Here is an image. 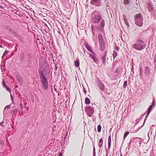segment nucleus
Listing matches in <instances>:
<instances>
[{
    "label": "nucleus",
    "mask_w": 156,
    "mask_h": 156,
    "mask_svg": "<svg viewBox=\"0 0 156 156\" xmlns=\"http://www.w3.org/2000/svg\"><path fill=\"white\" fill-rule=\"evenodd\" d=\"M91 20L92 23L94 24H98L100 23L99 25H92L91 26L92 32L94 35L95 30L101 32L104 31L105 22L104 19L103 18L102 15L100 12L96 11L93 12L92 13Z\"/></svg>",
    "instance_id": "f257e3e1"
},
{
    "label": "nucleus",
    "mask_w": 156,
    "mask_h": 156,
    "mask_svg": "<svg viewBox=\"0 0 156 156\" xmlns=\"http://www.w3.org/2000/svg\"><path fill=\"white\" fill-rule=\"evenodd\" d=\"M147 45V43L140 39H137L135 43L132 45V47L138 51H142L144 49Z\"/></svg>",
    "instance_id": "f03ea898"
},
{
    "label": "nucleus",
    "mask_w": 156,
    "mask_h": 156,
    "mask_svg": "<svg viewBox=\"0 0 156 156\" xmlns=\"http://www.w3.org/2000/svg\"><path fill=\"white\" fill-rule=\"evenodd\" d=\"M135 24L139 27H141L143 25V18L140 13L136 14L134 16Z\"/></svg>",
    "instance_id": "7ed1b4c3"
},
{
    "label": "nucleus",
    "mask_w": 156,
    "mask_h": 156,
    "mask_svg": "<svg viewBox=\"0 0 156 156\" xmlns=\"http://www.w3.org/2000/svg\"><path fill=\"white\" fill-rule=\"evenodd\" d=\"M42 86L45 90H47L48 88V79L46 77L40 79Z\"/></svg>",
    "instance_id": "20e7f679"
},
{
    "label": "nucleus",
    "mask_w": 156,
    "mask_h": 156,
    "mask_svg": "<svg viewBox=\"0 0 156 156\" xmlns=\"http://www.w3.org/2000/svg\"><path fill=\"white\" fill-rule=\"evenodd\" d=\"M85 110L87 115L89 117H91L94 112V108L90 106H86Z\"/></svg>",
    "instance_id": "39448f33"
},
{
    "label": "nucleus",
    "mask_w": 156,
    "mask_h": 156,
    "mask_svg": "<svg viewBox=\"0 0 156 156\" xmlns=\"http://www.w3.org/2000/svg\"><path fill=\"white\" fill-rule=\"evenodd\" d=\"M147 7L148 9L152 14H156V10L155 9L154 5L150 1L147 3Z\"/></svg>",
    "instance_id": "423d86ee"
},
{
    "label": "nucleus",
    "mask_w": 156,
    "mask_h": 156,
    "mask_svg": "<svg viewBox=\"0 0 156 156\" xmlns=\"http://www.w3.org/2000/svg\"><path fill=\"white\" fill-rule=\"evenodd\" d=\"M96 83L99 89L102 91H104L105 90V85L99 78H96Z\"/></svg>",
    "instance_id": "0eeeda50"
},
{
    "label": "nucleus",
    "mask_w": 156,
    "mask_h": 156,
    "mask_svg": "<svg viewBox=\"0 0 156 156\" xmlns=\"http://www.w3.org/2000/svg\"><path fill=\"white\" fill-rule=\"evenodd\" d=\"M89 55L93 59L94 63L97 64H98L99 62V60L97 57L96 55L94 52V54H92L91 53H90L89 54Z\"/></svg>",
    "instance_id": "6e6552de"
},
{
    "label": "nucleus",
    "mask_w": 156,
    "mask_h": 156,
    "mask_svg": "<svg viewBox=\"0 0 156 156\" xmlns=\"http://www.w3.org/2000/svg\"><path fill=\"white\" fill-rule=\"evenodd\" d=\"M90 4L96 6H99L101 5V0H91Z\"/></svg>",
    "instance_id": "1a4fd4ad"
},
{
    "label": "nucleus",
    "mask_w": 156,
    "mask_h": 156,
    "mask_svg": "<svg viewBox=\"0 0 156 156\" xmlns=\"http://www.w3.org/2000/svg\"><path fill=\"white\" fill-rule=\"evenodd\" d=\"M156 102L154 98H153V101L151 105L149 106L148 108V111L151 112V110L153 108H154L155 106Z\"/></svg>",
    "instance_id": "9d476101"
},
{
    "label": "nucleus",
    "mask_w": 156,
    "mask_h": 156,
    "mask_svg": "<svg viewBox=\"0 0 156 156\" xmlns=\"http://www.w3.org/2000/svg\"><path fill=\"white\" fill-rule=\"evenodd\" d=\"M100 49L102 51H104L105 49V42L99 43Z\"/></svg>",
    "instance_id": "9b49d317"
},
{
    "label": "nucleus",
    "mask_w": 156,
    "mask_h": 156,
    "mask_svg": "<svg viewBox=\"0 0 156 156\" xmlns=\"http://www.w3.org/2000/svg\"><path fill=\"white\" fill-rule=\"evenodd\" d=\"M105 55L101 58V59L102 61V63L104 65H105L106 63V55L107 54V51H105Z\"/></svg>",
    "instance_id": "f8f14e48"
},
{
    "label": "nucleus",
    "mask_w": 156,
    "mask_h": 156,
    "mask_svg": "<svg viewBox=\"0 0 156 156\" xmlns=\"http://www.w3.org/2000/svg\"><path fill=\"white\" fill-rule=\"evenodd\" d=\"M84 46L89 51L91 52L92 54H94V52L93 51L90 46L88 44L86 43H85L84 44Z\"/></svg>",
    "instance_id": "ddd939ff"
},
{
    "label": "nucleus",
    "mask_w": 156,
    "mask_h": 156,
    "mask_svg": "<svg viewBox=\"0 0 156 156\" xmlns=\"http://www.w3.org/2000/svg\"><path fill=\"white\" fill-rule=\"evenodd\" d=\"M98 40L99 41V43L105 42L103 36L101 34H99L98 35Z\"/></svg>",
    "instance_id": "4468645a"
},
{
    "label": "nucleus",
    "mask_w": 156,
    "mask_h": 156,
    "mask_svg": "<svg viewBox=\"0 0 156 156\" xmlns=\"http://www.w3.org/2000/svg\"><path fill=\"white\" fill-rule=\"evenodd\" d=\"M16 79L20 85H22L23 84V80L20 75L16 76Z\"/></svg>",
    "instance_id": "2eb2a0df"
},
{
    "label": "nucleus",
    "mask_w": 156,
    "mask_h": 156,
    "mask_svg": "<svg viewBox=\"0 0 156 156\" xmlns=\"http://www.w3.org/2000/svg\"><path fill=\"white\" fill-rule=\"evenodd\" d=\"M38 71L40 76V78H41L45 77V76L43 73V72L41 69H39Z\"/></svg>",
    "instance_id": "dca6fc26"
},
{
    "label": "nucleus",
    "mask_w": 156,
    "mask_h": 156,
    "mask_svg": "<svg viewBox=\"0 0 156 156\" xmlns=\"http://www.w3.org/2000/svg\"><path fill=\"white\" fill-rule=\"evenodd\" d=\"M145 74L146 76H149L150 75V69L148 66H146L145 67Z\"/></svg>",
    "instance_id": "f3484780"
},
{
    "label": "nucleus",
    "mask_w": 156,
    "mask_h": 156,
    "mask_svg": "<svg viewBox=\"0 0 156 156\" xmlns=\"http://www.w3.org/2000/svg\"><path fill=\"white\" fill-rule=\"evenodd\" d=\"M103 144V140L102 138H101L99 140V143L98 144V146L99 147V152H100V150H101V151H102L101 147L102 146V145Z\"/></svg>",
    "instance_id": "a211bd4d"
},
{
    "label": "nucleus",
    "mask_w": 156,
    "mask_h": 156,
    "mask_svg": "<svg viewBox=\"0 0 156 156\" xmlns=\"http://www.w3.org/2000/svg\"><path fill=\"white\" fill-rule=\"evenodd\" d=\"M6 29H7V30H9V31H10L12 33H13L16 36V35L17 36H19V35L16 32H15L12 29L10 28V27H6Z\"/></svg>",
    "instance_id": "6ab92c4d"
},
{
    "label": "nucleus",
    "mask_w": 156,
    "mask_h": 156,
    "mask_svg": "<svg viewBox=\"0 0 156 156\" xmlns=\"http://www.w3.org/2000/svg\"><path fill=\"white\" fill-rule=\"evenodd\" d=\"M111 134H110V135L108 137V150H109V149L110 148L111 146Z\"/></svg>",
    "instance_id": "aec40b11"
},
{
    "label": "nucleus",
    "mask_w": 156,
    "mask_h": 156,
    "mask_svg": "<svg viewBox=\"0 0 156 156\" xmlns=\"http://www.w3.org/2000/svg\"><path fill=\"white\" fill-rule=\"evenodd\" d=\"M75 65L76 67H78L80 65L79 60L78 59H76V60L75 61Z\"/></svg>",
    "instance_id": "412c9836"
},
{
    "label": "nucleus",
    "mask_w": 156,
    "mask_h": 156,
    "mask_svg": "<svg viewBox=\"0 0 156 156\" xmlns=\"http://www.w3.org/2000/svg\"><path fill=\"white\" fill-rule=\"evenodd\" d=\"M24 54L23 53H22L20 56V60L22 62L23 61L24 59Z\"/></svg>",
    "instance_id": "4be33fe9"
},
{
    "label": "nucleus",
    "mask_w": 156,
    "mask_h": 156,
    "mask_svg": "<svg viewBox=\"0 0 156 156\" xmlns=\"http://www.w3.org/2000/svg\"><path fill=\"white\" fill-rule=\"evenodd\" d=\"M90 100L88 98H85V103L86 105H88L90 104Z\"/></svg>",
    "instance_id": "5701e85b"
},
{
    "label": "nucleus",
    "mask_w": 156,
    "mask_h": 156,
    "mask_svg": "<svg viewBox=\"0 0 156 156\" xmlns=\"http://www.w3.org/2000/svg\"><path fill=\"white\" fill-rule=\"evenodd\" d=\"M123 19L124 20V22H125V24L128 27H129V23L128 22L126 17L125 16H123Z\"/></svg>",
    "instance_id": "b1692460"
},
{
    "label": "nucleus",
    "mask_w": 156,
    "mask_h": 156,
    "mask_svg": "<svg viewBox=\"0 0 156 156\" xmlns=\"http://www.w3.org/2000/svg\"><path fill=\"white\" fill-rule=\"evenodd\" d=\"M10 108V106L9 105H7L4 108L3 111V114H5V112L6 111V110H8Z\"/></svg>",
    "instance_id": "393cba45"
},
{
    "label": "nucleus",
    "mask_w": 156,
    "mask_h": 156,
    "mask_svg": "<svg viewBox=\"0 0 156 156\" xmlns=\"http://www.w3.org/2000/svg\"><path fill=\"white\" fill-rule=\"evenodd\" d=\"M117 62H118L116 60L113 61L112 64V68H114L115 67V66L117 65Z\"/></svg>",
    "instance_id": "a878e982"
},
{
    "label": "nucleus",
    "mask_w": 156,
    "mask_h": 156,
    "mask_svg": "<svg viewBox=\"0 0 156 156\" xmlns=\"http://www.w3.org/2000/svg\"><path fill=\"white\" fill-rule=\"evenodd\" d=\"M145 121H146V119H144L143 125L142 126H140L139 127V129H137L136 130H135V132H137L139 130V129H140L142 127L144 126V125L145 123Z\"/></svg>",
    "instance_id": "bb28decb"
},
{
    "label": "nucleus",
    "mask_w": 156,
    "mask_h": 156,
    "mask_svg": "<svg viewBox=\"0 0 156 156\" xmlns=\"http://www.w3.org/2000/svg\"><path fill=\"white\" fill-rule=\"evenodd\" d=\"M117 54H118L117 52L116 51H114L113 53V56L114 59L117 56Z\"/></svg>",
    "instance_id": "cd10ccee"
},
{
    "label": "nucleus",
    "mask_w": 156,
    "mask_h": 156,
    "mask_svg": "<svg viewBox=\"0 0 156 156\" xmlns=\"http://www.w3.org/2000/svg\"><path fill=\"white\" fill-rule=\"evenodd\" d=\"M129 132L128 131H127L125 133L123 136V139H125V138L126 137V136L129 134Z\"/></svg>",
    "instance_id": "c85d7f7f"
},
{
    "label": "nucleus",
    "mask_w": 156,
    "mask_h": 156,
    "mask_svg": "<svg viewBox=\"0 0 156 156\" xmlns=\"http://www.w3.org/2000/svg\"><path fill=\"white\" fill-rule=\"evenodd\" d=\"M140 139V138H139V137H135V138L133 137V138H132L130 139V140L129 144H130L131 143H132V142H133L134 140L135 139Z\"/></svg>",
    "instance_id": "c756f323"
},
{
    "label": "nucleus",
    "mask_w": 156,
    "mask_h": 156,
    "mask_svg": "<svg viewBox=\"0 0 156 156\" xmlns=\"http://www.w3.org/2000/svg\"><path fill=\"white\" fill-rule=\"evenodd\" d=\"M101 127L100 125H99L97 127L98 131V132H100L101 130Z\"/></svg>",
    "instance_id": "7c9ffc66"
},
{
    "label": "nucleus",
    "mask_w": 156,
    "mask_h": 156,
    "mask_svg": "<svg viewBox=\"0 0 156 156\" xmlns=\"http://www.w3.org/2000/svg\"><path fill=\"white\" fill-rule=\"evenodd\" d=\"M127 83V81H125L124 82L123 87L124 88H125L126 87Z\"/></svg>",
    "instance_id": "2f4dec72"
},
{
    "label": "nucleus",
    "mask_w": 156,
    "mask_h": 156,
    "mask_svg": "<svg viewBox=\"0 0 156 156\" xmlns=\"http://www.w3.org/2000/svg\"><path fill=\"white\" fill-rule=\"evenodd\" d=\"M120 70V68L117 67L115 70V72L116 73H118L119 72Z\"/></svg>",
    "instance_id": "473e14b6"
},
{
    "label": "nucleus",
    "mask_w": 156,
    "mask_h": 156,
    "mask_svg": "<svg viewBox=\"0 0 156 156\" xmlns=\"http://www.w3.org/2000/svg\"><path fill=\"white\" fill-rule=\"evenodd\" d=\"M129 1L128 0H124V3L125 5H128L129 4Z\"/></svg>",
    "instance_id": "72a5a7b5"
},
{
    "label": "nucleus",
    "mask_w": 156,
    "mask_h": 156,
    "mask_svg": "<svg viewBox=\"0 0 156 156\" xmlns=\"http://www.w3.org/2000/svg\"><path fill=\"white\" fill-rule=\"evenodd\" d=\"M141 118H140V119H136L135 121V125H136L138 123L140 122V119Z\"/></svg>",
    "instance_id": "f704fd0d"
},
{
    "label": "nucleus",
    "mask_w": 156,
    "mask_h": 156,
    "mask_svg": "<svg viewBox=\"0 0 156 156\" xmlns=\"http://www.w3.org/2000/svg\"><path fill=\"white\" fill-rule=\"evenodd\" d=\"M5 87L6 88V90L8 91H9V92H10L11 93V89H10V88L8 86H6V87Z\"/></svg>",
    "instance_id": "c9c22d12"
},
{
    "label": "nucleus",
    "mask_w": 156,
    "mask_h": 156,
    "mask_svg": "<svg viewBox=\"0 0 156 156\" xmlns=\"http://www.w3.org/2000/svg\"><path fill=\"white\" fill-rule=\"evenodd\" d=\"M93 156H95V147L94 146L93 147Z\"/></svg>",
    "instance_id": "e433bc0d"
},
{
    "label": "nucleus",
    "mask_w": 156,
    "mask_h": 156,
    "mask_svg": "<svg viewBox=\"0 0 156 156\" xmlns=\"http://www.w3.org/2000/svg\"><path fill=\"white\" fill-rule=\"evenodd\" d=\"M2 83H3V86L5 87L6 86H7L6 85L5 83V80H4V79H3V81H2Z\"/></svg>",
    "instance_id": "4c0bfd02"
},
{
    "label": "nucleus",
    "mask_w": 156,
    "mask_h": 156,
    "mask_svg": "<svg viewBox=\"0 0 156 156\" xmlns=\"http://www.w3.org/2000/svg\"><path fill=\"white\" fill-rule=\"evenodd\" d=\"M150 112H149V111H147V115H146V116L145 119H146V118H147L148 117V116L150 114Z\"/></svg>",
    "instance_id": "58836bf2"
},
{
    "label": "nucleus",
    "mask_w": 156,
    "mask_h": 156,
    "mask_svg": "<svg viewBox=\"0 0 156 156\" xmlns=\"http://www.w3.org/2000/svg\"><path fill=\"white\" fill-rule=\"evenodd\" d=\"M143 69L142 68V67H141L140 69V73H143Z\"/></svg>",
    "instance_id": "ea45409f"
},
{
    "label": "nucleus",
    "mask_w": 156,
    "mask_h": 156,
    "mask_svg": "<svg viewBox=\"0 0 156 156\" xmlns=\"http://www.w3.org/2000/svg\"><path fill=\"white\" fill-rule=\"evenodd\" d=\"M115 49L116 50V51H118L119 50V47H118V46H116L115 47Z\"/></svg>",
    "instance_id": "a19ab883"
},
{
    "label": "nucleus",
    "mask_w": 156,
    "mask_h": 156,
    "mask_svg": "<svg viewBox=\"0 0 156 156\" xmlns=\"http://www.w3.org/2000/svg\"><path fill=\"white\" fill-rule=\"evenodd\" d=\"M17 47H18V45H16V46H15V49L14 50V51L15 52H16L17 49Z\"/></svg>",
    "instance_id": "79ce46f5"
},
{
    "label": "nucleus",
    "mask_w": 156,
    "mask_h": 156,
    "mask_svg": "<svg viewBox=\"0 0 156 156\" xmlns=\"http://www.w3.org/2000/svg\"><path fill=\"white\" fill-rule=\"evenodd\" d=\"M83 91L84 93V94H86L87 91L84 88V87L83 86Z\"/></svg>",
    "instance_id": "37998d69"
},
{
    "label": "nucleus",
    "mask_w": 156,
    "mask_h": 156,
    "mask_svg": "<svg viewBox=\"0 0 156 156\" xmlns=\"http://www.w3.org/2000/svg\"><path fill=\"white\" fill-rule=\"evenodd\" d=\"M20 106L21 109L22 110L23 108V105H22V103H20Z\"/></svg>",
    "instance_id": "c03bdc74"
},
{
    "label": "nucleus",
    "mask_w": 156,
    "mask_h": 156,
    "mask_svg": "<svg viewBox=\"0 0 156 156\" xmlns=\"http://www.w3.org/2000/svg\"><path fill=\"white\" fill-rule=\"evenodd\" d=\"M58 67V66L57 64H55V70L56 71L57 70Z\"/></svg>",
    "instance_id": "a18cd8bd"
},
{
    "label": "nucleus",
    "mask_w": 156,
    "mask_h": 156,
    "mask_svg": "<svg viewBox=\"0 0 156 156\" xmlns=\"http://www.w3.org/2000/svg\"><path fill=\"white\" fill-rule=\"evenodd\" d=\"M10 95H11V100L13 102V101L14 100V97L13 96H12L11 94Z\"/></svg>",
    "instance_id": "49530a36"
},
{
    "label": "nucleus",
    "mask_w": 156,
    "mask_h": 156,
    "mask_svg": "<svg viewBox=\"0 0 156 156\" xmlns=\"http://www.w3.org/2000/svg\"><path fill=\"white\" fill-rule=\"evenodd\" d=\"M139 76L141 78L143 77V73H140Z\"/></svg>",
    "instance_id": "de8ad7c7"
},
{
    "label": "nucleus",
    "mask_w": 156,
    "mask_h": 156,
    "mask_svg": "<svg viewBox=\"0 0 156 156\" xmlns=\"http://www.w3.org/2000/svg\"><path fill=\"white\" fill-rule=\"evenodd\" d=\"M154 62H156V54L155 55L154 59Z\"/></svg>",
    "instance_id": "09e8293b"
},
{
    "label": "nucleus",
    "mask_w": 156,
    "mask_h": 156,
    "mask_svg": "<svg viewBox=\"0 0 156 156\" xmlns=\"http://www.w3.org/2000/svg\"><path fill=\"white\" fill-rule=\"evenodd\" d=\"M8 53V51L7 50H5V51L4 52V54H5V55L7 54Z\"/></svg>",
    "instance_id": "8fccbe9b"
},
{
    "label": "nucleus",
    "mask_w": 156,
    "mask_h": 156,
    "mask_svg": "<svg viewBox=\"0 0 156 156\" xmlns=\"http://www.w3.org/2000/svg\"><path fill=\"white\" fill-rule=\"evenodd\" d=\"M40 66V69H42L43 68V66L42 65H39Z\"/></svg>",
    "instance_id": "3c124183"
},
{
    "label": "nucleus",
    "mask_w": 156,
    "mask_h": 156,
    "mask_svg": "<svg viewBox=\"0 0 156 156\" xmlns=\"http://www.w3.org/2000/svg\"><path fill=\"white\" fill-rule=\"evenodd\" d=\"M154 125H152V126H151V127H150V130L151 129H153V128L154 127Z\"/></svg>",
    "instance_id": "603ef678"
},
{
    "label": "nucleus",
    "mask_w": 156,
    "mask_h": 156,
    "mask_svg": "<svg viewBox=\"0 0 156 156\" xmlns=\"http://www.w3.org/2000/svg\"><path fill=\"white\" fill-rule=\"evenodd\" d=\"M0 144L2 145L3 144H4L3 141H0Z\"/></svg>",
    "instance_id": "864d4df0"
},
{
    "label": "nucleus",
    "mask_w": 156,
    "mask_h": 156,
    "mask_svg": "<svg viewBox=\"0 0 156 156\" xmlns=\"http://www.w3.org/2000/svg\"><path fill=\"white\" fill-rule=\"evenodd\" d=\"M3 122H1L0 123V126H2Z\"/></svg>",
    "instance_id": "5fc2aeb1"
},
{
    "label": "nucleus",
    "mask_w": 156,
    "mask_h": 156,
    "mask_svg": "<svg viewBox=\"0 0 156 156\" xmlns=\"http://www.w3.org/2000/svg\"><path fill=\"white\" fill-rule=\"evenodd\" d=\"M106 152V156H108V155L107 154L108 153V151L107 150Z\"/></svg>",
    "instance_id": "6e6d98bb"
},
{
    "label": "nucleus",
    "mask_w": 156,
    "mask_h": 156,
    "mask_svg": "<svg viewBox=\"0 0 156 156\" xmlns=\"http://www.w3.org/2000/svg\"><path fill=\"white\" fill-rule=\"evenodd\" d=\"M130 147L129 146H128L127 147V148L129 150V149H130Z\"/></svg>",
    "instance_id": "4d7b16f0"
},
{
    "label": "nucleus",
    "mask_w": 156,
    "mask_h": 156,
    "mask_svg": "<svg viewBox=\"0 0 156 156\" xmlns=\"http://www.w3.org/2000/svg\"><path fill=\"white\" fill-rule=\"evenodd\" d=\"M145 114H143V115H141V117H143V116L144 115H145Z\"/></svg>",
    "instance_id": "13d9d810"
},
{
    "label": "nucleus",
    "mask_w": 156,
    "mask_h": 156,
    "mask_svg": "<svg viewBox=\"0 0 156 156\" xmlns=\"http://www.w3.org/2000/svg\"><path fill=\"white\" fill-rule=\"evenodd\" d=\"M0 8H1V9H3V7L2 5H0Z\"/></svg>",
    "instance_id": "bf43d9fd"
},
{
    "label": "nucleus",
    "mask_w": 156,
    "mask_h": 156,
    "mask_svg": "<svg viewBox=\"0 0 156 156\" xmlns=\"http://www.w3.org/2000/svg\"><path fill=\"white\" fill-rule=\"evenodd\" d=\"M5 55L3 53V55L2 57V58H3L4 56H5Z\"/></svg>",
    "instance_id": "052dcab7"
},
{
    "label": "nucleus",
    "mask_w": 156,
    "mask_h": 156,
    "mask_svg": "<svg viewBox=\"0 0 156 156\" xmlns=\"http://www.w3.org/2000/svg\"><path fill=\"white\" fill-rule=\"evenodd\" d=\"M150 132V131L149 132H148V137L149 138V139L150 138L149 136V133Z\"/></svg>",
    "instance_id": "680f3d73"
},
{
    "label": "nucleus",
    "mask_w": 156,
    "mask_h": 156,
    "mask_svg": "<svg viewBox=\"0 0 156 156\" xmlns=\"http://www.w3.org/2000/svg\"><path fill=\"white\" fill-rule=\"evenodd\" d=\"M128 153H129L128 151L126 152V155L128 154V155H129V154Z\"/></svg>",
    "instance_id": "e2e57ef3"
},
{
    "label": "nucleus",
    "mask_w": 156,
    "mask_h": 156,
    "mask_svg": "<svg viewBox=\"0 0 156 156\" xmlns=\"http://www.w3.org/2000/svg\"><path fill=\"white\" fill-rule=\"evenodd\" d=\"M3 46L2 45H0V48H2Z\"/></svg>",
    "instance_id": "0e129e2a"
},
{
    "label": "nucleus",
    "mask_w": 156,
    "mask_h": 156,
    "mask_svg": "<svg viewBox=\"0 0 156 156\" xmlns=\"http://www.w3.org/2000/svg\"><path fill=\"white\" fill-rule=\"evenodd\" d=\"M83 145L82 146V148H81V149H82H82H83Z\"/></svg>",
    "instance_id": "69168bd1"
},
{
    "label": "nucleus",
    "mask_w": 156,
    "mask_h": 156,
    "mask_svg": "<svg viewBox=\"0 0 156 156\" xmlns=\"http://www.w3.org/2000/svg\"><path fill=\"white\" fill-rule=\"evenodd\" d=\"M59 156H62V155L61 154Z\"/></svg>",
    "instance_id": "338daca9"
},
{
    "label": "nucleus",
    "mask_w": 156,
    "mask_h": 156,
    "mask_svg": "<svg viewBox=\"0 0 156 156\" xmlns=\"http://www.w3.org/2000/svg\"><path fill=\"white\" fill-rule=\"evenodd\" d=\"M27 104V102H25V104L26 105Z\"/></svg>",
    "instance_id": "774afa93"
}]
</instances>
